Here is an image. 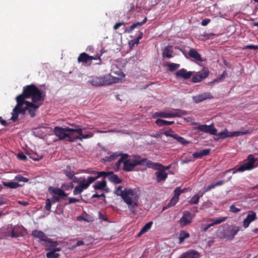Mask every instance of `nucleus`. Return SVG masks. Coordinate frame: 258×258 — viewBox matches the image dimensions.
I'll return each mask as SVG.
<instances>
[{"mask_svg":"<svg viewBox=\"0 0 258 258\" xmlns=\"http://www.w3.org/2000/svg\"><path fill=\"white\" fill-rule=\"evenodd\" d=\"M45 94L38 89L35 85H27L23 88V93L16 97L18 106L22 104V102L26 101V99L31 98L32 102L40 103L44 101Z\"/></svg>","mask_w":258,"mask_h":258,"instance_id":"obj_1","label":"nucleus"},{"mask_svg":"<svg viewBox=\"0 0 258 258\" xmlns=\"http://www.w3.org/2000/svg\"><path fill=\"white\" fill-rule=\"evenodd\" d=\"M121 186H118L114 190V193L120 196L123 201L127 205L128 208L132 213H135L138 207V201L139 197V190L136 188L131 189L125 188L122 189Z\"/></svg>","mask_w":258,"mask_h":258,"instance_id":"obj_2","label":"nucleus"},{"mask_svg":"<svg viewBox=\"0 0 258 258\" xmlns=\"http://www.w3.org/2000/svg\"><path fill=\"white\" fill-rule=\"evenodd\" d=\"M41 104L42 103H37L30 102L29 101H23L22 102V104L18 106L17 103L16 106L13 109L12 116L11 119L13 122L16 121L18 120L19 114H21L24 115L26 110L28 111L31 117H34L37 109Z\"/></svg>","mask_w":258,"mask_h":258,"instance_id":"obj_3","label":"nucleus"},{"mask_svg":"<svg viewBox=\"0 0 258 258\" xmlns=\"http://www.w3.org/2000/svg\"><path fill=\"white\" fill-rule=\"evenodd\" d=\"M119 80L118 78L112 77L108 74L100 77L92 76L89 78L88 82L93 86L99 87L117 83Z\"/></svg>","mask_w":258,"mask_h":258,"instance_id":"obj_4","label":"nucleus"},{"mask_svg":"<svg viewBox=\"0 0 258 258\" xmlns=\"http://www.w3.org/2000/svg\"><path fill=\"white\" fill-rule=\"evenodd\" d=\"M149 160L147 158H142L139 155L135 156L133 158H128L126 157L124 160V164L122 169L126 172L133 171L134 168L137 165H142Z\"/></svg>","mask_w":258,"mask_h":258,"instance_id":"obj_5","label":"nucleus"},{"mask_svg":"<svg viewBox=\"0 0 258 258\" xmlns=\"http://www.w3.org/2000/svg\"><path fill=\"white\" fill-rule=\"evenodd\" d=\"M74 128L69 127H62L55 126L53 131L54 134L58 137V140H66L70 142V138H73L72 133H74Z\"/></svg>","mask_w":258,"mask_h":258,"instance_id":"obj_6","label":"nucleus"},{"mask_svg":"<svg viewBox=\"0 0 258 258\" xmlns=\"http://www.w3.org/2000/svg\"><path fill=\"white\" fill-rule=\"evenodd\" d=\"M220 228H219L217 233L219 238L231 240L239 231V228L237 226H228L226 228L223 229V231H220Z\"/></svg>","mask_w":258,"mask_h":258,"instance_id":"obj_7","label":"nucleus"},{"mask_svg":"<svg viewBox=\"0 0 258 258\" xmlns=\"http://www.w3.org/2000/svg\"><path fill=\"white\" fill-rule=\"evenodd\" d=\"M257 161L258 158L254 157L253 155H249L247 157V160L237 168L233 173L251 170L258 166V163H256Z\"/></svg>","mask_w":258,"mask_h":258,"instance_id":"obj_8","label":"nucleus"},{"mask_svg":"<svg viewBox=\"0 0 258 258\" xmlns=\"http://www.w3.org/2000/svg\"><path fill=\"white\" fill-rule=\"evenodd\" d=\"M48 191L50 194L54 195L51 199H50L53 204L59 202L61 199H63L67 196V194L58 187H54L50 186L48 187Z\"/></svg>","mask_w":258,"mask_h":258,"instance_id":"obj_9","label":"nucleus"},{"mask_svg":"<svg viewBox=\"0 0 258 258\" xmlns=\"http://www.w3.org/2000/svg\"><path fill=\"white\" fill-rule=\"evenodd\" d=\"M22 226H13L12 224H9L7 226L5 236H11L12 237H18L23 236Z\"/></svg>","mask_w":258,"mask_h":258,"instance_id":"obj_10","label":"nucleus"},{"mask_svg":"<svg viewBox=\"0 0 258 258\" xmlns=\"http://www.w3.org/2000/svg\"><path fill=\"white\" fill-rule=\"evenodd\" d=\"M248 133H249L248 131H246L244 132L236 131L233 132H229L227 131V129H225L224 131L221 132L218 134L217 133V135H215L216 137L214 138V139L216 141H218L219 139H223L227 137L239 136L245 135Z\"/></svg>","mask_w":258,"mask_h":258,"instance_id":"obj_11","label":"nucleus"},{"mask_svg":"<svg viewBox=\"0 0 258 258\" xmlns=\"http://www.w3.org/2000/svg\"><path fill=\"white\" fill-rule=\"evenodd\" d=\"M173 112H157L155 113V115L157 117L162 118H172L176 117H181L186 115L187 113L186 111L181 109H174Z\"/></svg>","mask_w":258,"mask_h":258,"instance_id":"obj_12","label":"nucleus"},{"mask_svg":"<svg viewBox=\"0 0 258 258\" xmlns=\"http://www.w3.org/2000/svg\"><path fill=\"white\" fill-rule=\"evenodd\" d=\"M101 55V54H97L95 56H91L85 52H82L80 54L78 57V62L83 64H90L92 60L98 59L99 62L98 63L100 64L101 61L100 59Z\"/></svg>","mask_w":258,"mask_h":258,"instance_id":"obj_13","label":"nucleus"},{"mask_svg":"<svg viewBox=\"0 0 258 258\" xmlns=\"http://www.w3.org/2000/svg\"><path fill=\"white\" fill-rule=\"evenodd\" d=\"M72 126L76 127V128H74V133H78L79 136L74 137L73 138H70L69 139L70 142H75L77 140L82 141L83 139L90 138L94 136V134L92 133H89L87 134L84 135L83 134V128L79 127V126L76 125L75 124H72ZM84 129L85 128H84Z\"/></svg>","mask_w":258,"mask_h":258,"instance_id":"obj_14","label":"nucleus"},{"mask_svg":"<svg viewBox=\"0 0 258 258\" xmlns=\"http://www.w3.org/2000/svg\"><path fill=\"white\" fill-rule=\"evenodd\" d=\"M93 179L89 178V177H87L86 180L84 179L83 182H81L79 185L75 187L73 194L74 195L81 194L84 189H87L93 183Z\"/></svg>","mask_w":258,"mask_h":258,"instance_id":"obj_15","label":"nucleus"},{"mask_svg":"<svg viewBox=\"0 0 258 258\" xmlns=\"http://www.w3.org/2000/svg\"><path fill=\"white\" fill-rule=\"evenodd\" d=\"M197 129L201 132L208 133L211 135H216L217 130L215 127L214 123L210 125L199 124L197 126Z\"/></svg>","mask_w":258,"mask_h":258,"instance_id":"obj_16","label":"nucleus"},{"mask_svg":"<svg viewBox=\"0 0 258 258\" xmlns=\"http://www.w3.org/2000/svg\"><path fill=\"white\" fill-rule=\"evenodd\" d=\"M32 235L34 238H38L39 241L42 243L44 246H48V244H47V240H48L49 238H48L45 234L42 231L37 230H33L32 232Z\"/></svg>","mask_w":258,"mask_h":258,"instance_id":"obj_17","label":"nucleus"},{"mask_svg":"<svg viewBox=\"0 0 258 258\" xmlns=\"http://www.w3.org/2000/svg\"><path fill=\"white\" fill-rule=\"evenodd\" d=\"M209 73L208 68H204L202 73H198L192 77L191 79L192 82L198 83L202 81L208 76Z\"/></svg>","mask_w":258,"mask_h":258,"instance_id":"obj_18","label":"nucleus"},{"mask_svg":"<svg viewBox=\"0 0 258 258\" xmlns=\"http://www.w3.org/2000/svg\"><path fill=\"white\" fill-rule=\"evenodd\" d=\"M257 219L256 213L253 211H249L246 217L243 220V226L245 228H247L250 223Z\"/></svg>","mask_w":258,"mask_h":258,"instance_id":"obj_19","label":"nucleus"},{"mask_svg":"<svg viewBox=\"0 0 258 258\" xmlns=\"http://www.w3.org/2000/svg\"><path fill=\"white\" fill-rule=\"evenodd\" d=\"M192 222L191 214L189 211L183 212L182 217L180 220V224L182 227L185 226Z\"/></svg>","mask_w":258,"mask_h":258,"instance_id":"obj_20","label":"nucleus"},{"mask_svg":"<svg viewBox=\"0 0 258 258\" xmlns=\"http://www.w3.org/2000/svg\"><path fill=\"white\" fill-rule=\"evenodd\" d=\"M213 96L210 92H205L192 97L194 101L198 103L208 99H212Z\"/></svg>","mask_w":258,"mask_h":258,"instance_id":"obj_21","label":"nucleus"},{"mask_svg":"<svg viewBox=\"0 0 258 258\" xmlns=\"http://www.w3.org/2000/svg\"><path fill=\"white\" fill-rule=\"evenodd\" d=\"M192 74V73L191 72H188L185 69H181L176 72L175 76L176 77H179L184 80H187L191 77Z\"/></svg>","mask_w":258,"mask_h":258,"instance_id":"obj_22","label":"nucleus"},{"mask_svg":"<svg viewBox=\"0 0 258 258\" xmlns=\"http://www.w3.org/2000/svg\"><path fill=\"white\" fill-rule=\"evenodd\" d=\"M146 165L149 168H152L154 169H163L164 171L168 170L170 168V165L167 166H163L160 163L153 162L150 160L147 161Z\"/></svg>","mask_w":258,"mask_h":258,"instance_id":"obj_23","label":"nucleus"},{"mask_svg":"<svg viewBox=\"0 0 258 258\" xmlns=\"http://www.w3.org/2000/svg\"><path fill=\"white\" fill-rule=\"evenodd\" d=\"M200 253L194 249H190L183 253L179 258H198L200 256Z\"/></svg>","mask_w":258,"mask_h":258,"instance_id":"obj_24","label":"nucleus"},{"mask_svg":"<svg viewBox=\"0 0 258 258\" xmlns=\"http://www.w3.org/2000/svg\"><path fill=\"white\" fill-rule=\"evenodd\" d=\"M147 17H145L142 21L134 23L129 28L127 29L126 28H125L124 32L128 33H132L135 29L140 28L143 25H144L147 22Z\"/></svg>","mask_w":258,"mask_h":258,"instance_id":"obj_25","label":"nucleus"},{"mask_svg":"<svg viewBox=\"0 0 258 258\" xmlns=\"http://www.w3.org/2000/svg\"><path fill=\"white\" fill-rule=\"evenodd\" d=\"M158 171L155 172V175L156 176V181L157 182L161 181H164L168 176L167 173L164 171L163 169H157Z\"/></svg>","mask_w":258,"mask_h":258,"instance_id":"obj_26","label":"nucleus"},{"mask_svg":"<svg viewBox=\"0 0 258 258\" xmlns=\"http://www.w3.org/2000/svg\"><path fill=\"white\" fill-rule=\"evenodd\" d=\"M188 55L189 57L194 58L196 60L202 62V59L201 54L194 48H191L188 51Z\"/></svg>","mask_w":258,"mask_h":258,"instance_id":"obj_27","label":"nucleus"},{"mask_svg":"<svg viewBox=\"0 0 258 258\" xmlns=\"http://www.w3.org/2000/svg\"><path fill=\"white\" fill-rule=\"evenodd\" d=\"M210 151H211V149H210L202 150L199 152H195L192 154V156L194 158H196V159H198V158L201 159V158H203V157L209 155Z\"/></svg>","mask_w":258,"mask_h":258,"instance_id":"obj_28","label":"nucleus"},{"mask_svg":"<svg viewBox=\"0 0 258 258\" xmlns=\"http://www.w3.org/2000/svg\"><path fill=\"white\" fill-rule=\"evenodd\" d=\"M108 180L114 184H119L122 182V179L118 177V176L113 173V171H111L110 174L109 176Z\"/></svg>","mask_w":258,"mask_h":258,"instance_id":"obj_29","label":"nucleus"},{"mask_svg":"<svg viewBox=\"0 0 258 258\" xmlns=\"http://www.w3.org/2000/svg\"><path fill=\"white\" fill-rule=\"evenodd\" d=\"M47 244H48V246H46L47 248L45 249L46 251H50L56 248H60L59 247H57L58 245L57 242L55 241H52L50 238H48V240H47Z\"/></svg>","mask_w":258,"mask_h":258,"instance_id":"obj_30","label":"nucleus"},{"mask_svg":"<svg viewBox=\"0 0 258 258\" xmlns=\"http://www.w3.org/2000/svg\"><path fill=\"white\" fill-rule=\"evenodd\" d=\"M107 186L106 181L104 179L101 181H98L93 185L95 190H104Z\"/></svg>","mask_w":258,"mask_h":258,"instance_id":"obj_31","label":"nucleus"},{"mask_svg":"<svg viewBox=\"0 0 258 258\" xmlns=\"http://www.w3.org/2000/svg\"><path fill=\"white\" fill-rule=\"evenodd\" d=\"M111 171H100L98 172V175L95 176V177H91L89 176L88 177L89 178H92L93 179V182L95 181L96 179H97L98 178L100 177H103L104 178H109V176L110 174Z\"/></svg>","mask_w":258,"mask_h":258,"instance_id":"obj_32","label":"nucleus"},{"mask_svg":"<svg viewBox=\"0 0 258 258\" xmlns=\"http://www.w3.org/2000/svg\"><path fill=\"white\" fill-rule=\"evenodd\" d=\"M172 52V46L168 45L164 48L163 52V56L168 58H172L173 57Z\"/></svg>","mask_w":258,"mask_h":258,"instance_id":"obj_33","label":"nucleus"},{"mask_svg":"<svg viewBox=\"0 0 258 258\" xmlns=\"http://www.w3.org/2000/svg\"><path fill=\"white\" fill-rule=\"evenodd\" d=\"M153 224V222L150 221L147 223H146L141 229L140 231L139 232V233L137 234L138 237L141 236L142 234L144 233L147 232L148 230H149L151 226Z\"/></svg>","mask_w":258,"mask_h":258,"instance_id":"obj_34","label":"nucleus"},{"mask_svg":"<svg viewBox=\"0 0 258 258\" xmlns=\"http://www.w3.org/2000/svg\"><path fill=\"white\" fill-rule=\"evenodd\" d=\"M60 248H56L52 250H50L46 253V257L47 258H58L59 254L56 253L57 251H60Z\"/></svg>","mask_w":258,"mask_h":258,"instance_id":"obj_35","label":"nucleus"},{"mask_svg":"<svg viewBox=\"0 0 258 258\" xmlns=\"http://www.w3.org/2000/svg\"><path fill=\"white\" fill-rule=\"evenodd\" d=\"M173 121H167L161 119H157L155 123L159 126H163L165 125H171L174 123Z\"/></svg>","mask_w":258,"mask_h":258,"instance_id":"obj_36","label":"nucleus"},{"mask_svg":"<svg viewBox=\"0 0 258 258\" xmlns=\"http://www.w3.org/2000/svg\"><path fill=\"white\" fill-rule=\"evenodd\" d=\"M126 157H128V155L126 154H122L119 159L116 162L115 164V171H117L119 170L120 164L123 163L124 164V160L126 159Z\"/></svg>","mask_w":258,"mask_h":258,"instance_id":"obj_37","label":"nucleus"},{"mask_svg":"<svg viewBox=\"0 0 258 258\" xmlns=\"http://www.w3.org/2000/svg\"><path fill=\"white\" fill-rule=\"evenodd\" d=\"M26 153L30 158L32 159L34 161H38L43 158L42 155H39L36 153H31L29 152H27Z\"/></svg>","mask_w":258,"mask_h":258,"instance_id":"obj_38","label":"nucleus"},{"mask_svg":"<svg viewBox=\"0 0 258 258\" xmlns=\"http://www.w3.org/2000/svg\"><path fill=\"white\" fill-rule=\"evenodd\" d=\"M3 184L4 186L8 187L11 188L15 189L18 187H20L21 185L17 182L11 181V182H3Z\"/></svg>","mask_w":258,"mask_h":258,"instance_id":"obj_39","label":"nucleus"},{"mask_svg":"<svg viewBox=\"0 0 258 258\" xmlns=\"http://www.w3.org/2000/svg\"><path fill=\"white\" fill-rule=\"evenodd\" d=\"M202 197V196H201V193L200 192L199 194L194 195L188 201L189 204L190 205L197 204L199 203V199Z\"/></svg>","mask_w":258,"mask_h":258,"instance_id":"obj_40","label":"nucleus"},{"mask_svg":"<svg viewBox=\"0 0 258 258\" xmlns=\"http://www.w3.org/2000/svg\"><path fill=\"white\" fill-rule=\"evenodd\" d=\"M178 201V200L175 198V197H172V199L170 200V202L167 204V205L163 207V211L166 210L168 208L174 206Z\"/></svg>","mask_w":258,"mask_h":258,"instance_id":"obj_41","label":"nucleus"},{"mask_svg":"<svg viewBox=\"0 0 258 258\" xmlns=\"http://www.w3.org/2000/svg\"><path fill=\"white\" fill-rule=\"evenodd\" d=\"M167 66L168 67L169 71L170 72H173L180 67L179 64L172 62H168Z\"/></svg>","mask_w":258,"mask_h":258,"instance_id":"obj_42","label":"nucleus"},{"mask_svg":"<svg viewBox=\"0 0 258 258\" xmlns=\"http://www.w3.org/2000/svg\"><path fill=\"white\" fill-rule=\"evenodd\" d=\"M174 139L176 140L179 143L183 145H185L189 143L188 141L186 140L184 138H183L182 137L179 136L177 134H176L174 136Z\"/></svg>","mask_w":258,"mask_h":258,"instance_id":"obj_43","label":"nucleus"},{"mask_svg":"<svg viewBox=\"0 0 258 258\" xmlns=\"http://www.w3.org/2000/svg\"><path fill=\"white\" fill-rule=\"evenodd\" d=\"M189 237V234L188 233L185 231H181L179 235V241L180 242H182L184 241V240Z\"/></svg>","mask_w":258,"mask_h":258,"instance_id":"obj_44","label":"nucleus"},{"mask_svg":"<svg viewBox=\"0 0 258 258\" xmlns=\"http://www.w3.org/2000/svg\"><path fill=\"white\" fill-rule=\"evenodd\" d=\"M184 191V189H180L179 187H176L174 190V196L177 199L179 200V197L180 194Z\"/></svg>","mask_w":258,"mask_h":258,"instance_id":"obj_45","label":"nucleus"},{"mask_svg":"<svg viewBox=\"0 0 258 258\" xmlns=\"http://www.w3.org/2000/svg\"><path fill=\"white\" fill-rule=\"evenodd\" d=\"M14 180L16 181L17 182H27L28 181L29 179L21 175H17L15 176Z\"/></svg>","mask_w":258,"mask_h":258,"instance_id":"obj_46","label":"nucleus"},{"mask_svg":"<svg viewBox=\"0 0 258 258\" xmlns=\"http://www.w3.org/2000/svg\"><path fill=\"white\" fill-rule=\"evenodd\" d=\"M118 156V155L117 154L113 153L110 156L105 157L104 158V160L105 162H110V161H111L115 159Z\"/></svg>","mask_w":258,"mask_h":258,"instance_id":"obj_47","label":"nucleus"},{"mask_svg":"<svg viewBox=\"0 0 258 258\" xmlns=\"http://www.w3.org/2000/svg\"><path fill=\"white\" fill-rule=\"evenodd\" d=\"M227 219V217H219V218H210L208 219V221L209 222H211L212 223H214L215 221H220V223L224 222L226 221V220Z\"/></svg>","mask_w":258,"mask_h":258,"instance_id":"obj_48","label":"nucleus"},{"mask_svg":"<svg viewBox=\"0 0 258 258\" xmlns=\"http://www.w3.org/2000/svg\"><path fill=\"white\" fill-rule=\"evenodd\" d=\"M229 211L233 213H237L241 210L240 208H238L236 207V203H234L231 205L229 208Z\"/></svg>","mask_w":258,"mask_h":258,"instance_id":"obj_49","label":"nucleus"},{"mask_svg":"<svg viewBox=\"0 0 258 258\" xmlns=\"http://www.w3.org/2000/svg\"><path fill=\"white\" fill-rule=\"evenodd\" d=\"M45 204H46L45 207V209L48 211H50V209L51 208V205H52V204H53V203L51 202V201L50 200V199H47L46 200Z\"/></svg>","mask_w":258,"mask_h":258,"instance_id":"obj_50","label":"nucleus"},{"mask_svg":"<svg viewBox=\"0 0 258 258\" xmlns=\"http://www.w3.org/2000/svg\"><path fill=\"white\" fill-rule=\"evenodd\" d=\"M164 134L166 137H171L173 138H174V136L176 135V134H174L173 131L171 128H169L167 131H165L164 133Z\"/></svg>","mask_w":258,"mask_h":258,"instance_id":"obj_51","label":"nucleus"},{"mask_svg":"<svg viewBox=\"0 0 258 258\" xmlns=\"http://www.w3.org/2000/svg\"><path fill=\"white\" fill-rule=\"evenodd\" d=\"M17 157L19 159L26 161L27 160V156L24 155L23 153H19L17 155Z\"/></svg>","mask_w":258,"mask_h":258,"instance_id":"obj_52","label":"nucleus"},{"mask_svg":"<svg viewBox=\"0 0 258 258\" xmlns=\"http://www.w3.org/2000/svg\"><path fill=\"white\" fill-rule=\"evenodd\" d=\"M243 49H254V50H257L258 49V46L257 45H252V44L247 45L245 46L243 48Z\"/></svg>","mask_w":258,"mask_h":258,"instance_id":"obj_53","label":"nucleus"},{"mask_svg":"<svg viewBox=\"0 0 258 258\" xmlns=\"http://www.w3.org/2000/svg\"><path fill=\"white\" fill-rule=\"evenodd\" d=\"M139 43V41L137 39L132 40L129 42V45L131 47H134L135 45H137Z\"/></svg>","mask_w":258,"mask_h":258,"instance_id":"obj_54","label":"nucleus"},{"mask_svg":"<svg viewBox=\"0 0 258 258\" xmlns=\"http://www.w3.org/2000/svg\"><path fill=\"white\" fill-rule=\"evenodd\" d=\"M135 6L133 3L130 4L127 7V11L128 13L132 12L135 10Z\"/></svg>","mask_w":258,"mask_h":258,"instance_id":"obj_55","label":"nucleus"},{"mask_svg":"<svg viewBox=\"0 0 258 258\" xmlns=\"http://www.w3.org/2000/svg\"><path fill=\"white\" fill-rule=\"evenodd\" d=\"M84 244V242L83 240H79L77 242V243L75 245L72 246L71 249H74L75 248H76L77 246L83 245Z\"/></svg>","mask_w":258,"mask_h":258,"instance_id":"obj_56","label":"nucleus"},{"mask_svg":"<svg viewBox=\"0 0 258 258\" xmlns=\"http://www.w3.org/2000/svg\"><path fill=\"white\" fill-rule=\"evenodd\" d=\"M209 228V227H208V225H206L203 224H201L200 226L201 230L204 232H206Z\"/></svg>","mask_w":258,"mask_h":258,"instance_id":"obj_57","label":"nucleus"},{"mask_svg":"<svg viewBox=\"0 0 258 258\" xmlns=\"http://www.w3.org/2000/svg\"><path fill=\"white\" fill-rule=\"evenodd\" d=\"M79 200L76 199L75 198H69V203L68 204H71L72 203H75L76 202H79Z\"/></svg>","mask_w":258,"mask_h":258,"instance_id":"obj_58","label":"nucleus"},{"mask_svg":"<svg viewBox=\"0 0 258 258\" xmlns=\"http://www.w3.org/2000/svg\"><path fill=\"white\" fill-rule=\"evenodd\" d=\"M122 25L125 26V23L123 22L117 23L114 25L113 29L114 30H117L120 26Z\"/></svg>","mask_w":258,"mask_h":258,"instance_id":"obj_59","label":"nucleus"},{"mask_svg":"<svg viewBox=\"0 0 258 258\" xmlns=\"http://www.w3.org/2000/svg\"><path fill=\"white\" fill-rule=\"evenodd\" d=\"M210 22V20L209 19H205L202 20L201 24L203 26H206Z\"/></svg>","mask_w":258,"mask_h":258,"instance_id":"obj_60","label":"nucleus"},{"mask_svg":"<svg viewBox=\"0 0 258 258\" xmlns=\"http://www.w3.org/2000/svg\"><path fill=\"white\" fill-rule=\"evenodd\" d=\"M215 34L214 33H204L203 34V36L206 37L207 38L209 39V38H211L212 36H214Z\"/></svg>","mask_w":258,"mask_h":258,"instance_id":"obj_61","label":"nucleus"},{"mask_svg":"<svg viewBox=\"0 0 258 258\" xmlns=\"http://www.w3.org/2000/svg\"><path fill=\"white\" fill-rule=\"evenodd\" d=\"M211 190V188H210V185L208 186H207V187L205 189V190H204L203 191H202V192L200 191V193H201V196H203V195H204L205 192H207V191H210V190Z\"/></svg>","mask_w":258,"mask_h":258,"instance_id":"obj_62","label":"nucleus"},{"mask_svg":"<svg viewBox=\"0 0 258 258\" xmlns=\"http://www.w3.org/2000/svg\"><path fill=\"white\" fill-rule=\"evenodd\" d=\"M66 175L67 177H68L70 179H72L73 177L74 176V174L73 172H66Z\"/></svg>","mask_w":258,"mask_h":258,"instance_id":"obj_63","label":"nucleus"},{"mask_svg":"<svg viewBox=\"0 0 258 258\" xmlns=\"http://www.w3.org/2000/svg\"><path fill=\"white\" fill-rule=\"evenodd\" d=\"M0 123L4 126H7L8 123L5 120H3L2 117H0Z\"/></svg>","mask_w":258,"mask_h":258,"instance_id":"obj_64","label":"nucleus"}]
</instances>
